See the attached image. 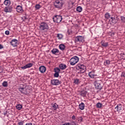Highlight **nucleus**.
<instances>
[{"mask_svg":"<svg viewBox=\"0 0 125 125\" xmlns=\"http://www.w3.org/2000/svg\"><path fill=\"white\" fill-rule=\"evenodd\" d=\"M16 10L17 12H19V13H21L23 12V8L21 5H18L16 7Z\"/></svg>","mask_w":125,"mask_h":125,"instance_id":"obj_12","label":"nucleus"},{"mask_svg":"<svg viewBox=\"0 0 125 125\" xmlns=\"http://www.w3.org/2000/svg\"><path fill=\"white\" fill-rule=\"evenodd\" d=\"M75 42H84V39L83 38V36H77L75 38Z\"/></svg>","mask_w":125,"mask_h":125,"instance_id":"obj_6","label":"nucleus"},{"mask_svg":"<svg viewBox=\"0 0 125 125\" xmlns=\"http://www.w3.org/2000/svg\"><path fill=\"white\" fill-rule=\"evenodd\" d=\"M51 83L52 85H59L60 84V81L57 79H53L51 81Z\"/></svg>","mask_w":125,"mask_h":125,"instance_id":"obj_8","label":"nucleus"},{"mask_svg":"<svg viewBox=\"0 0 125 125\" xmlns=\"http://www.w3.org/2000/svg\"><path fill=\"white\" fill-rule=\"evenodd\" d=\"M69 125H76V122H72L71 123H67Z\"/></svg>","mask_w":125,"mask_h":125,"instance_id":"obj_36","label":"nucleus"},{"mask_svg":"<svg viewBox=\"0 0 125 125\" xmlns=\"http://www.w3.org/2000/svg\"><path fill=\"white\" fill-rule=\"evenodd\" d=\"M4 11L6 13H7V12H11V11H12V7H5V8L4 9Z\"/></svg>","mask_w":125,"mask_h":125,"instance_id":"obj_11","label":"nucleus"},{"mask_svg":"<svg viewBox=\"0 0 125 125\" xmlns=\"http://www.w3.org/2000/svg\"><path fill=\"white\" fill-rule=\"evenodd\" d=\"M85 105L83 103H82L79 105V108L80 110H84V107Z\"/></svg>","mask_w":125,"mask_h":125,"instance_id":"obj_18","label":"nucleus"},{"mask_svg":"<svg viewBox=\"0 0 125 125\" xmlns=\"http://www.w3.org/2000/svg\"><path fill=\"white\" fill-rule=\"evenodd\" d=\"M51 52L53 54H56V53H59V50L57 48H54L51 50Z\"/></svg>","mask_w":125,"mask_h":125,"instance_id":"obj_20","label":"nucleus"},{"mask_svg":"<svg viewBox=\"0 0 125 125\" xmlns=\"http://www.w3.org/2000/svg\"><path fill=\"white\" fill-rule=\"evenodd\" d=\"M54 22L56 23H60L62 21V16L59 15H56L53 18Z\"/></svg>","mask_w":125,"mask_h":125,"instance_id":"obj_5","label":"nucleus"},{"mask_svg":"<svg viewBox=\"0 0 125 125\" xmlns=\"http://www.w3.org/2000/svg\"><path fill=\"white\" fill-rule=\"evenodd\" d=\"M62 125H69L68 123H64V124H63Z\"/></svg>","mask_w":125,"mask_h":125,"instance_id":"obj_42","label":"nucleus"},{"mask_svg":"<svg viewBox=\"0 0 125 125\" xmlns=\"http://www.w3.org/2000/svg\"><path fill=\"white\" fill-rule=\"evenodd\" d=\"M94 71H92L88 73V76L89 77H90V78H94V77H95V74H94Z\"/></svg>","mask_w":125,"mask_h":125,"instance_id":"obj_17","label":"nucleus"},{"mask_svg":"<svg viewBox=\"0 0 125 125\" xmlns=\"http://www.w3.org/2000/svg\"><path fill=\"white\" fill-rule=\"evenodd\" d=\"M71 119L75 121L76 120V116L75 115H73L72 116Z\"/></svg>","mask_w":125,"mask_h":125,"instance_id":"obj_40","label":"nucleus"},{"mask_svg":"<svg viewBox=\"0 0 125 125\" xmlns=\"http://www.w3.org/2000/svg\"><path fill=\"white\" fill-rule=\"evenodd\" d=\"M81 95H82L83 96V94H82Z\"/></svg>","mask_w":125,"mask_h":125,"instance_id":"obj_44","label":"nucleus"},{"mask_svg":"<svg viewBox=\"0 0 125 125\" xmlns=\"http://www.w3.org/2000/svg\"><path fill=\"white\" fill-rule=\"evenodd\" d=\"M110 61L109 60H105L104 62V65L105 66H108L109 65H110Z\"/></svg>","mask_w":125,"mask_h":125,"instance_id":"obj_26","label":"nucleus"},{"mask_svg":"<svg viewBox=\"0 0 125 125\" xmlns=\"http://www.w3.org/2000/svg\"><path fill=\"white\" fill-rule=\"evenodd\" d=\"M16 108L17 109V110H21V109L23 108V106L21 104H17L16 106Z\"/></svg>","mask_w":125,"mask_h":125,"instance_id":"obj_28","label":"nucleus"},{"mask_svg":"<svg viewBox=\"0 0 125 125\" xmlns=\"http://www.w3.org/2000/svg\"><path fill=\"white\" fill-rule=\"evenodd\" d=\"M46 70V68L45 66H41L39 68V71L42 73V74H43V73L45 72V71Z\"/></svg>","mask_w":125,"mask_h":125,"instance_id":"obj_14","label":"nucleus"},{"mask_svg":"<svg viewBox=\"0 0 125 125\" xmlns=\"http://www.w3.org/2000/svg\"><path fill=\"white\" fill-rule=\"evenodd\" d=\"M54 76L55 78H58L59 77V73L55 72Z\"/></svg>","mask_w":125,"mask_h":125,"instance_id":"obj_35","label":"nucleus"},{"mask_svg":"<svg viewBox=\"0 0 125 125\" xmlns=\"http://www.w3.org/2000/svg\"><path fill=\"white\" fill-rule=\"evenodd\" d=\"M80 83H81V81L79 79H75L74 82V83H75V84H79Z\"/></svg>","mask_w":125,"mask_h":125,"instance_id":"obj_30","label":"nucleus"},{"mask_svg":"<svg viewBox=\"0 0 125 125\" xmlns=\"http://www.w3.org/2000/svg\"><path fill=\"white\" fill-rule=\"evenodd\" d=\"M10 44L12 46L15 47L18 44V41L16 39H13L10 42Z\"/></svg>","mask_w":125,"mask_h":125,"instance_id":"obj_9","label":"nucleus"},{"mask_svg":"<svg viewBox=\"0 0 125 125\" xmlns=\"http://www.w3.org/2000/svg\"><path fill=\"white\" fill-rule=\"evenodd\" d=\"M63 34H57V38H58V40H62L63 39Z\"/></svg>","mask_w":125,"mask_h":125,"instance_id":"obj_23","label":"nucleus"},{"mask_svg":"<svg viewBox=\"0 0 125 125\" xmlns=\"http://www.w3.org/2000/svg\"><path fill=\"white\" fill-rule=\"evenodd\" d=\"M5 35H7V36H8V35H9V31L6 30L5 32Z\"/></svg>","mask_w":125,"mask_h":125,"instance_id":"obj_39","label":"nucleus"},{"mask_svg":"<svg viewBox=\"0 0 125 125\" xmlns=\"http://www.w3.org/2000/svg\"><path fill=\"white\" fill-rule=\"evenodd\" d=\"M59 47L60 49L62 50V51H63L65 50L66 46H65V45H64V44H61L59 45Z\"/></svg>","mask_w":125,"mask_h":125,"instance_id":"obj_19","label":"nucleus"},{"mask_svg":"<svg viewBox=\"0 0 125 125\" xmlns=\"http://www.w3.org/2000/svg\"><path fill=\"white\" fill-rule=\"evenodd\" d=\"M51 105L52 107L53 108L54 110H57L58 108V104H57L56 103L52 104Z\"/></svg>","mask_w":125,"mask_h":125,"instance_id":"obj_22","label":"nucleus"},{"mask_svg":"<svg viewBox=\"0 0 125 125\" xmlns=\"http://www.w3.org/2000/svg\"><path fill=\"white\" fill-rule=\"evenodd\" d=\"M121 20L123 22H125V18L124 17H121Z\"/></svg>","mask_w":125,"mask_h":125,"instance_id":"obj_38","label":"nucleus"},{"mask_svg":"<svg viewBox=\"0 0 125 125\" xmlns=\"http://www.w3.org/2000/svg\"><path fill=\"white\" fill-rule=\"evenodd\" d=\"M54 71L55 73H60V68H58V67H56L54 68Z\"/></svg>","mask_w":125,"mask_h":125,"instance_id":"obj_29","label":"nucleus"},{"mask_svg":"<svg viewBox=\"0 0 125 125\" xmlns=\"http://www.w3.org/2000/svg\"><path fill=\"white\" fill-rule=\"evenodd\" d=\"M24 124V121H21L18 123V125H23Z\"/></svg>","mask_w":125,"mask_h":125,"instance_id":"obj_37","label":"nucleus"},{"mask_svg":"<svg viewBox=\"0 0 125 125\" xmlns=\"http://www.w3.org/2000/svg\"><path fill=\"white\" fill-rule=\"evenodd\" d=\"M32 66H33V63H29L24 65V66H22L21 67V69H22V70H25V69H27V68H31V67H32Z\"/></svg>","mask_w":125,"mask_h":125,"instance_id":"obj_10","label":"nucleus"},{"mask_svg":"<svg viewBox=\"0 0 125 125\" xmlns=\"http://www.w3.org/2000/svg\"><path fill=\"white\" fill-rule=\"evenodd\" d=\"M94 84L97 89H99V90L102 89V86L101 85V84H100V83H99V81H95L94 82Z\"/></svg>","mask_w":125,"mask_h":125,"instance_id":"obj_7","label":"nucleus"},{"mask_svg":"<svg viewBox=\"0 0 125 125\" xmlns=\"http://www.w3.org/2000/svg\"><path fill=\"white\" fill-rule=\"evenodd\" d=\"M19 90L21 93H26V88L24 86H20L19 87Z\"/></svg>","mask_w":125,"mask_h":125,"instance_id":"obj_13","label":"nucleus"},{"mask_svg":"<svg viewBox=\"0 0 125 125\" xmlns=\"http://www.w3.org/2000/svg\"><path fill=\"white\" fill-rule=\"evenodd\" d=\"M122 104H117L116 107H115V109L116 110L117 112H119V111H121L122 110Z\"/></svg>","mask_w":125,"mask_h":125,"instance_id":"obj_16","label":"nucleus"},{"mask_svg":"<svg viewBox=\"0 0 125 125\" xmlns=\"http://www.w3.org/2000/svg\"><path fill=\"white\" fill-rule=\"evenodd\" d=\"M2 86L4 87H7L8 85V83H7V82L6 81H4L2 83Z\"/></svg>","mask_w":125,"mask_h":125,"instance_id":"obj_27","label":"nucleus"},{"mask_svg":"<svg viewBox=\"0 0 125 125\" xmlns=\"http://www.w3.org/2000/svg\"><path fill=\"white\" fill-rule=\"evenodd\" d=\"M96 107L97 108H101V107H102V104L100 103H98L96 104Z\"/></svg>","mask_w":125,"mask_h":125,"instance_id":"obj_33","label":"nucleus"},{"mask_svg":"<svg viewBox=\"0 0 125 125\" xmlns=\"http://www.w3.org/2000/svg\"><path fill=\"white\" fill-rule=\"evenodd\" d=\"M3 48V46L0 44V49H2Z\"/></svg>","mask_w":125,"mask_h":125,"instance_id":"obj_41","label":"nucleus"},{"mask_svg":"<svg viewBox=\"0 0 125 125\" xmlns=\"http://www.w3.org/2000/svg\"><path fill=\"white\" fill-rule=\"evenodd\" d=\"M101 44L104 47H107L108 46V42H105L104 41H102Z\"/></svg>","mask_w":125,"mask_h":125,"instance_id":"obj_21","label":"nucleus"},{"mask_svg":"<svg viewBox=\"0 0 125 125\" xmlns=\"http://www.w3.org/2000/svg\"><path fill=\"white\" fill-rule=\"evenodd\" d=\"M35 8L36 9L38 10V9H40V8H41V5H40V4H37L35 6Z\"/></svg>","mask_w":125,"mask_h":125,"instance_id":"obj_34","label":"nucleus"},{"mask_svg":"<svg viewBox=\"0 0 125 125\" xmlns=\"http://www.w3.org/2000/svg\"><path fill=\"white\" fill-rule=\"evenodd\" d=\"M110 19H111V21L113 24H116V23H117V21H116V19H115V18L111 17Z\"/></svg>","mask_w":125,"mask_h":125,"instance_id":"obj_32","label":"nucleus"},{"mask_svg":"<svg viewBox=\"0 0 125 125\" xmlns=\"http://www.w3.org/2000/svg\"><path fill=\"white\" fill-rule=\"evenodd\" d=\"M59 68L61 70H65L67 68V65L64 63H61L59 64Z\"/></svg>","mask_w":125,"mask_h":125,"instance_id":"obj_15","label":"nucleus"},{"mask_svg":"<svg viewBox=\"0 0 125 125\" xmlns=\"http://www.w3.org/2000/svg\"><path fill=\"white\" fill-rule=\"evenodd\" d=\"M76 69L81 73H84L86 71V67L83 63H78L76 65Z\"/></svg>","mask_w":125,"mask_h":125,"instance_id":"obj_2","label":"nucleus"},{"mask_svg":"<svg viewBox=\"0 0 125 125\" xmlns=\"http://www.w3.org/2000/svg\"><path fill=\"white\" fill-rule=\"evenodd\" d=\"M76 10L78 12H82V11H83V8L81 6H78L76 8Z\"/></svg>","mask_w":125,"mask_h":125,"instance_id":"obj_25","label":"nucleus"},{"mask_svg":"<svg viewBox=\"0 0 125 125\" xmlns=\"http://www.w3.org/2000/svg\"><path fill=\"white\" fill-rule=\"evenodd\" d=\"M63 4H64V1L63 0H56L54 2V5L56 8L61 9L63 7Z\"/></svg>","mask_w":125,"mask_h":125,"instance_id":"obj_1","label":"nucleus"},{"mask_svg":"<svg viewBox=\"0 0 125 125\" xmlns=\"http://www.w3.org/2000/svg\"><path fill=\"white\" fill-rule=\"evenodd\" d=\"M79 57L77 56H74V57L71 58L69 61V63L70 65L74 66V65H76V64H77V63L79 62Z\"/></svg>","mask_w":125,"mask_h":125,"instance_id":"obj_4","label":"nucleus"},{"mask_svg":"<svg viewBox=\"0 0 125 125\" xmlns=\"http://www.w3.org/2000/svg\"><path fill=\"white\" fill-rule=\"evenodd\" d=\"M111 17V15H110V14L109 13H106L105 14V18L106 19H109V18H110Z\"/></svg>","mask_w":125,"mask_h":125,"instance_id":"obj_31","label":"nucleus"},{"mask_svg":"<svg viewBox=\"0 0 125 125\" xmlns=\"http://www.w3.org/2000/svg\"><path fill=\"white\" fill-rule=\"evenodd\" d=\"M71 4H72V5H73L74 2H72Z\"/></svg>","mask_w":125,"mask_h":125,"instance_id":"obj_43","label":"nucleus"},{"mask_svg":"<svg viewBox=\"0 0 125 125\" xmlns=\"http://www.w3.org/2000/svg\"><path fill=\"white\" fill-rule=\"evenodd\" d=\"M4 4L5 5H7L8 6V5H10V0H5L4 1Z\"/></svg>","mask_w":125,"mask_h":125,"instance_id":"obj_24","label":"nucleus"},{"mask_svg":"<svg viewBox=\"0 0 125 125\" xmlns=\"http://www.w3.org/2000/svg\"><path fill=\"white\" fill-rule=\"evenodd\" d=\"M41 31H45L48 30L49 29V27L48 26V24L46 23V22H42L40 24L39 26Z\"/></svg>","mask_w":125,"mask_h":125,"instance_id":"obj_3","label":"nucleus"}]
</instances>
